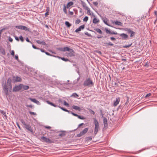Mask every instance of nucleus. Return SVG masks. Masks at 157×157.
Wrapping results in <instances>:
<instances>
[{
	"label": "nucleus",
	"instance_id": "obj_1",
	"mask_svg": "<svg viewBox=\"0 0 157 157\" xmlns=\"http://www.w3.org/2000/svg\"><path fill=\"white\" fill-rule=\"evenodd\" d=\"M2 86L5 95L7 96L8 94V90H10L12 89L11 79L10 78H8L7 80V84H3Z\"/></svg>",
	"mask_w": 157,
	"mask_h": 157
},
{
	"label": "nucleus",
	"instance_id": "obj_2",
	"mask_svg": "<svg viewBox=\"0 0 157 157\" xmlns=\"http://www.w3.org/2000/svg\"><path fill=\"white\" fill-rule=\"evenodd\" d=\"M84 86L91 87L94 85V83L90 78L86 79L84 82Z\"/></svg>",
	"mask_w": 157,
	"mask_h": 157
},
{
	"label": "nucleus",
	"instance_id": "obj_3",
	"mask_svg": "<svg viewBox=\"0 0 157 157\" xmlns=\"http://www.w3.org/2000/svg\"><path fill=\"white\" fill-rule=\"evenodd\" d=\"M94 123L95 125L94 134L95 135H96L97 134L99 128V125L98 122L95 118H94Z\"/></svg>",
	"mask_w": 157,
	"mask_h": 157
},
{
	"label": "nucleus",
	"instance_id": "obj_4",
	"mask_svg": "<svg viewBox=\"0 0 157 157\" xmlns=\"http://www.w3.org/2000/svg\"><path fill=\"white\" fill-rule=\"evenodd\" d=\"M41 140L42 142H44L48 144H51L53 143V141L51 140L44 136L41 137Z\"/></svg>",
	"mask_w": 157,
	"mask_h": 157
},
{
	"label": "nucleus",
	"instance_id": "obj_5",
	"mask_svg": "<svg viewBox=\"0 0 157 157\" xmlns=\"http://www.w3.org/2000/svg\"><path fill=\"white\" fill-rule=\"evenodd\" d=\"M22 85L20 84L19 85L15 86L13 87V92H17L21 90L22 88Z\"/></svg>",
	"mask_w": 157,
	"mask_h": 157
},
{
	"label": "nucleus",
	"instance_id": "obj_6",
	"mask_svg": "<svg viewBox=\"0 0 157 157\" xmlns=\"http://www.w3.org/2000/svg\"><path fill=\"white\" fill-rule=\"evenodd\" d=\"M88 130V128H85L82 131L80 132L77 135V137H80L82 136H83L87 132Z\"/></svg>",
	"mask_w": 157,
	"mask_h": 157
},
{
	"label": "nucleus",
	"instance_id": "obj_7",
	"mask_svg": "<svg viewBox=\"0 0 157 157\" xmlns=\"http://www.w3.org/2000/svg\"><path fill=\"white\" fill-rule=\"evenodd\" d=\"M68 52H69L67 54L68 56L72 57L75 56V52L72 49H71Z\"/></svg>",
	"mask_w": 157,
	"mask_h": 157
},
{
	"label": "nucleus",
	"instance_id": "obj_8",
	"mask_svg": "<svg viewBox=\"0 0 157 157\" xmlns=\"http://www.w3.org/2000/svg\"><path fill=\"white\" fill-rule=\"evenodd\" d=\"M120 36L121 37L122 39L124 40H126L128 39V36L127 34L125 33H121L120 34Z\"/></svg>",
	"mask_w": 157,
	"mask_h": 157
},
{
	"label": "nucleus",
	"instance_id": "obj_9",
	"mask_svg": "<svg viewBox=\"0 0 157 157\" xmlns=\"http://www.w3.org/2000/svg\"><path fill=\"white\" fill-rule=\"evenodd\" d=\"M120 102V98L117 97L116 98V100L114 101L113 105L114 106H117Z\"/></svg>",
	"mask_w": 157,
	"mask_h": 157
},
{
	"label": "nucleus",
	"instance_id": "obj_10",
	"mask_svg": "<svg viewBox=\"0 0 157 157\" xmlns=\"http://www.w3.org/2000/svg\"><path fill=\"white\" fill-rule=\"evenodd\" d=\"M29 99L30 100V101H32L36 103L38 105H40V102L37 100L36 99L34 98H29Z\"/></svg>",
	"mask_w": 157,
	"mask_h": 157
},
{
	"label": "nucleus",
	"instance_id": "obj_11",
	"mask_svg": "<svg viewBox=\"0 0 157 157\" xmlns=\"http://www.w3.org/2000/svg\"><path fill=\"white\" fill-rule=\"evenodd\" d=\"M25 128L28 131H30L31 132H33V130L32 128L30 125L27 124L25 126Z\"/></svg>",
	"mask_w": 157,
	"mask_h": 157
},
{
	"label": "nucleus",
	"instance_id": "obj_12",
	"mask_svg": "<svg viewBox=\"0 0 157 157\" xmlns=\"http://www.w3.org/2000/svg\"><path fill=\"white\" fill-rule=\"evenodd\" d=\"M127 31L128 32V33H130V37H132L135 34V33L133 31H132L130 29H127Z\"/></svg>",
	"mask_w": 157,
	"mask_h": 157
},
{
	"label": "nucleus",
	"instance_id": "obj_13",
	"mask_svg": "<svg viewBox=\"0 0 157 157\" xmlns=\"http://www.w3.org/2000/svg\"><path fill=\"white\" fill-rule=\"evenodd\" d=\"M71 49V48H70L68 47H65L63 48H62L61 49H60V50L61 51H63V52H65V51H69Z\"/></svg>",
	"mask_w": 157,
	"mask_h": 157
},
{
	"label": "nucleus",
	"instance_id": "obj_14",
	"mask_svg": "<svg viewBox=\"0 0 157 157\" xmlns=\"http://www.w3.org/2000/svg\"><path fill=\"white\" fill-rule=\"evenodd\" d=\"M84 28V25H82L79 26V28H77L76 30H75V32L76 33L78 32L79 31H80L82 29H83Z\"/></svg>",
	"mask_w": 157,
	"mask_h": 157
},
{
	"label": "nucleus",
	"instance_id": "obj_15",
	"mask_svg": "<svg viewBox=\"0 0 157 157\" xmlns=\"http://www.w3.org/2000/svg\"><path fill=\"white\" fill-rule=\"evenodd\" d=\"M13 78H14L13 80H14L15 82H20L21 80V78L18 76L13 77Z\"/></svg>",
	"mask_w": 157,
	"mask_h": 157
},
{
	"label": "nucleus",
	"instance_id": "obj_16",
	"mask_svg": "<svg viewBox=\"0 0 157 157\" xmlns=\"http://www.w3.org/2000/svg\"><path fill=\"white\" fill-rule=\"evenodd\" d=\"M72 108L76 110H78L79 111H81V108L77 106L73 105L72 106Z\"/></svg>",
	"mask_w": 157,
	"mask_h": 157
},
{
	"label": "nucleus",
	"instance_id": "obj_17",
	"mask_svg": "<svg viewBox=\"0 0 157 157\" xmlns=\"http://www.w3.org/2000/svg\"><path fill=\"white\" fill-rule=\"evenodd\" d=\"M0 52L3 55H4L6 54V52L5 49L1 46H0Z\"/></svg>",
	"mask_w": 157,
	"mask_h": 157
},
{
	"label": "nucleus",
	"instance_id": "obj_18",
	"mask_svg": "<svg viewBox=\"0 0 157 157\" xmlns=\"http://www.w3.org/2000/svg\"><path fill=\"white\" fill-rule=\"evenodd\" d=\"M0 112L3 115V117H5L6 118H7V116L5 111L0 110Z\"/></svg>",
	"mask_w": 157,
	"mask_h": 157
},
{
	"label": "nucleus",
	"instance_id": "obj_19",
	"mask_svg": "<svg viewBox=\"0 0 157 157\" xmlns=\"http://www.w3.org/2000/svg\"><path fill=\"white\" fill-rule=\"evenodd\" d=\"M103 123L105 127L107 126V120L106 118H104L103 119Z\"/></svg>",
	"mask_w": 157,
	"mask_h": 157
},
{
	"label": "nucleus",
	"instance_id": "obj_20",
	"mask_svg": "<svg viewBox=\"0 0 157 157\" xmlns=\"http://www.w3.org/2000/svg\"><path fill=\"white\" fill-rule=\"evenodd\" d=\"M36 42L39 44H42L44 45H45L46 44V43L44 41H41L40 40H36Z\"/></svg>",
	"mask_w": 157,
	"mask_h": 157
},
{
	"label": "nucleus",
	"instance_id": "obj_21",
	"mask_svg": "<svg viewBox=\"0 0 157 157\" xmlns=\"http://www.w3.org/2000/svg\"><path fill=\"white\" fill-rule=\"evenodd\" d=\"M81 4L82 5L83 7L85 10L87 8H89L86 6V4L85 3V2H83L82 1H81Z\"/></svg>",
	"mask_w": 157,
	"mask_h": 157
},
{
	"label": "nucleus",
	"instance_id": "obj_22",
	"mask_svg": "<svg viewBox=\"0 0 157 157\" xmlns=\"http://www.w3.org/2000/svg\"><path fill=\"white\" fill-rule=\"evenodd\" d=\"M99 22V20L96 18H94L93 19V22L94 24H96Z\"/></svg>",
	"mask_w": 157,
	"mask_h": 157
},
{
	"label": "nucleus",
	"instance_id": "obj_23",
	"mask_svg": "<svg viewBox=\"0 0 157 157\" xmlns=\"http://www.w3.org/2000/svg\"><path fill=\"white\" fill-rule=\"evenodd\" d=\"M46 102L48 104H49V105H51L53 106L54 107H57V106H58L57 105L54 104V103H52V102H50L49 101H46Z\"/></svg>",
	"mask_w": 157,
	"mask_h": 157
},
{
	"label": "nucleus",
	"instance_id": "obj_24",
	"mask_svg": "<svg viewBox=\"0 0 157 157\" xmlns=\"http://www.w3.org/2000/svg\"><path fill=\"white\" fill-rule=\"evenodd\" d=\"M73 2H70L67 3V6H66V7L67 8H68L69 7H70V6L72 5H73Z\"/></svg>",
	"mask_w": 157,
	"mask_h": 157
},
{
	"label": "nucleus",
	"instance_id": "obj_25",
	"mask_svg": "<svg viewBox=\"0 0 157 157\" xmlns=\"http://www.w3.org/2000/svg\"><path fill=\"white\" fill-rule=\"evenodd\" d=\"M114 24L115 25H122V23L120 21H114Z\"/></svg>",
	"mask_w": 157,
	"mask_h": 157
},
{
	"label": "nucleus",
	"instance_id": "obj_26",
	"mask_svg": "<svg viewBox=\"0 0 157 157\" xmlns=\"http://www.w3.org/2000/svg\"><path fill=\"white\" fill-rule=\"evenodd\" d=\"M22 88L24 90H26L29 89V86L27 85H22Z\"/></svg>",
	"mask_w": 157,
	"mask_h": 157
},
{
	"label": "nucleus",
	"instance_id": "obj_27",
	"mask_svg": "<svg viewBox=\"0 0 157 157\" xmlns=\"http://www.w3.org/2000/svg\"><path fill=\"white\" fill-rule=\"evenodd\" d=\"M95 30L100 34H101L102 33V31H101V30L99 29H95Z\"/></svg>",
	"mask_w": 157,
	"mask_h": 157
},
{
	"label": "nucleus",
	"instance_id": "obj_28",
	"mask_svg": "<svg viewBox=\"0 0 157 157\" xmlns=\"http://www.w3.org/2000/svg\"><path fill=\"white\" fill-rule=\"evenodd\" d=\"M65 24L68 27H70L71 25L70 23L67 21L65 22Z\"/></svg>",
	"mask_w": 157,
	"mask_h": 157
},
{
	"label": "nucleus",
	"instance_id": "obj_29",
	"mask_svg": "<svg viewBox=\"0 0 157 157\" xmlns=\"http://www.w3.org/2000/svg\"><path fill=\"white\" fill-rule=\"evenodd\" d=\"M63 11L64 12V13L66 14H67V10L66 9V7L65 6V5H64L63 6Z\"/></svg>",
	"mask_w": 157,
	"mask_h": 157
},
{
	"label": "nucleus",
	"instance_id": "obj_30",
	"mask_svg": "<svg viewBox=\"0 0 157 157\" xmlns=\"http://www.w3.org/2000/svg\"><path fill=\"white\" fill-rule=\"evenodd\" d=\"M23 26L22 25H18L16 26L15 27L16 28L18 29H23Z\"/></svg>",
	"mask_w": 157,
	"mask_h": 157
},
{
	"label": "nucleus",
	"instance_id": "obj_31",
	"mask_svg": "<svg viewBox=\"0 0 157 157\" xmlns=\"http://www.w3.org/2000/svg\"><path fill=\"white\" fill-rule=\"evenodd\" d=\"M57 107L59 108L60 109H62V110H63V111H65V112L68 111V110L67 109H65L64 108H63V107H62L59 106H58Z\"/></svg>",
	"mask_w": 157,
	"mask_h": 157
},
{
	"label": "nucleus",
	"instance_id": "obj_32",
	"mask_svg": "<svg viewBox=\"0 0 157 157\" xmlns=\"http://www.w3.org/2000/svg\"><path fill=\"white\" fill-rule=\"evenodd\" d=\"M78 95L76 93H73L71 96V97H78Z\"/></svg>",
	"mask_w": 157,
	"mask_h": 157
},
{
	"label": "nucleus",
	"instance_id": "obj_33",
	"mask_svg": "<svg viewBox=\"0 0 157 157\" xmlns=\"http://www.w3.org/2000/svg\"><path fill=\"white\" fill-rule=\"evenodd\" d=\"M29 29L28 28L24 26H23L22 30H24L25 31H29Z\"/></svg>",
	"mask_w": 157,
	"mask_h": 157
},
{
	"label": "nucleus",
	"instance_id": "obj_34",
	"mask_svg": "<svg viewBox=\"0 0 157 157\" xmlns=\"http://www.w3.org/2000/svg\"><path fill=\"white\" fill-rule=\"evenodd\" d=\"M150 65V62L149 61H147L145 64L144 66L145 67H148Z\"/></svg>",
	"mask_w": 157,
	"mask_h": 157
},
{
	"label": "nucleus",
	"instance_id": "obj_35",
	"mask_svg": "<svg viewBox=\"0 0 157 157\" xmlns=\"http://www.w3.org/2000/svg\"><path fill=\"white\" fill-rule=\"evenodd\" d=\"M20 121H21V122L22 123V124L24 125V126H25V125H26L27 124L26 123H25V122L24 121V120L23 119H21L20 120Z\"/></svg>",
	"mask_w": 157,
	"mask_h": 157
},
{
	"label": "nucleus",
	"instance_id": "obj_36",
	"mask_svg": "<svg viewBox=\"0 0 157 157\" xmlns=\"http://www.w3.org/2000/svg\"><path fill=\"white\" fill-rule=\"evenodd\" d=\"M86 10H87V14L88 15H91L90 9L89 8H87V9H86Z\"/></svg>",
	"mask_w": 157,
	"mask_h": 157
},
{
	"label": "nucleus",
	"instance_id": "obj_37",
	"mask_svg": "<svg viewBox=\"0 0 157 157\" xmlns=\"http://www.w3.org/2000/svg\"><path fill=\"white\" fill-rule=\"evenodd\" d=\"M65 131H63V133H59V136H63L65 135V133L64 132Z\"/></svg>",
	"mask_w": 157,
	"mask_h": 157
},
{
	"label": "nucleus",
	"instance_id": "obj_38",
	"mask_svg": "<svg viewBox=\"0 0 157 157\" xmlns=\"http://www.w3.org/2000/svg\"><path fill=\"white\" fill-rule=\"evenodd\" d=\"M77 117L79 119H80L84 120V119H85V118L84 117H83V116H81L79 115H78V116Z\"/></svg>",
	"mask_w": 157,
	"mask_h": 157
},
{
	"label": "nucleus",
	"instance_id": "obj_39",
	"mask_svg": "<svg viewBox=\"0 0 157 157\" xmlns=\"http://www.w3.org/2000/svg\"><path fill=\"white\" fill-rule=\"evenodd\" d=\"M61 59H62V60L65 61H68L69 60L67 58H65L64 57H61L60 58Z\"/></svg>",
	"mask_w": 157,
	"mask_h": 157
},
{
	"label": "nucleus",
	"instance_id": "obj_40",
	"mask_svg": "<svg viewBox=\"0 0 157 157\" xmlns=\"http://www.w3.org/2000/svg\"><path fill=\"white\" fill-rule=\"evenodd\" d=\"M132 44H128V45H125L123 47L124 48H129V47H130L131 46V45H132Z\"/></svg>",
	"mask_w": 157,
	"mask_h": 157
},
{
	"label": "nucleus",
	"instance_id": "obj_41",
	"mask_svg": "<svg viewBox=\"0 0 157 157\" xmlns=\"http://www.w3.org/2000/svg\"><path fill=\"white\" fill-rule=\"evenodd\" d=\"M88 19V17L87 16H86L83 19L84 21L86 22Z\"/></svg>",
	"mask_w": 157,
	"mask_h": 157
},
{
	"label": "nucleus",
	"instance_id": "obj_42",
	"mask_svg": "<svg viewBox=\"0 0 157 157\" xmlns=\"http://www.w3.org/2000/svg\"><path fill=\"white\" fill-rule=\"evenodd\" d=\"M108 45H110L111 46H113V44L111 42H109L107 43H106Z\"/></svg>",
	"mask_w": 157,
	"mask_h": 157
},
{
	"label": "nucleus",
	"instance_id": "obj_43",
	"mask_svg": "<svg viewBox=\"0 0 157 157\" xmlns=\"http://www.w3.org/2000/svg\"><path fill=\"white\" fill-rule=\"evenodd\" d=\"M100 113L101 115L102 116V117H103L104 116V114L102 112V110L101 109L100 110Z\"/></svg>",
	"mask_w": 157,
	"mask_h": 157
},
{
	"label": "nucleus",
	"instance_id": "obj_44",
	"mask_svg": "<svg viewBox=\"0 0 157 157\" xmlns=\"http://www.w3.org/2000/svg\"><path fill=\"white\" fill-rule=\"evenodd\" d=\"M19 39H20V40L22 42H23L24 41V39H23V37L22 36H19Z\"/></svg>",
	"mask_w": 157,
	"mask_h": 157
},
{
	"label": "nucleus",
	"instance_id": "obj_45",
	"mask_svg": "<svg viewBox=\"0 0 157 157\" xmlns=\"http://www.w3.org/2000/svg\"><path fill=\"white\" fill-rule=\"evenodd\" d=\"M29 113L30 114H31V115H35L36 114V113L34 112L29 111Z\"/></svg>",
	"mask_w": 157,
	"mask_h": 157
},
{
	"label": "nucleus",
	"instance_id": "obj_46",
	"mask_svg": "<svg viewBox=\"0 0 157 157\" xmlns=\"http://www.w3.org/2000/svg\"><path fill=\"white\" fill-rule=\"evenodd\" d=\"M71 113L72 114L73 116H76V117H78V115L76 114H75V113L73 112H71Z\"/></svg>",
	"mask_w": 157,
	"mask_h": 157
},
{
	"label": "nucleus",
	"instance_id": "obj_47",
	"mask_svg": "<svg viewBox=\"0 0 157 157\" xmlns=\"http://www.w3.org/2000/svg\"><path fill=\"white\" fill-rule=\"evenodd\" d=\"M90 112L93 115H94L95 114V112L92 109H90Z\"/></svg>",
	"mask_w": 157,
	"mask_h": 157
},
{
	"label": "nucleus",
	"instance_id": "obj_48",
	"mask_svg": "<svg viewBox=\"0 0 157 157\" xmlns=\"http://www.w3.org/2000/svg\"><path fill=\"white\" fill-rule=\"evenodd\" d=\"M151 93H149L147 94L146 95V96H145V97H146V98H147V97H149V96H151Z\"/></svg>",
	"mask_w": 157,
	"mask_h": 157
},
{
	"label": "nucleus",
	"instance_id": "obj_49",
	"mask_svg": "<svg viewBox=\"0 0 157 157\" xmlns=\"http://www.w3.org/2000/svg\"><path fill=\"white\" fill-rule=\"evenodd\" d=\"M32 47L33 48L35 49H40L39 48L36 47L35 45H34L33 44L32 45Z\"/></svg>",
	"mask_w": 157,
	"mask_h": 157
},
{
	"label": "nucleus",
	"instance_id": "obj_50",
	"mask_svg": "<svg viewBox=\"0 0 157 157\" xmlns=\"http://www.w3.org/2000/svg\"><path fill=\"white\" fill-rule=\"evenodd\" d=\"M11 54L13 56H14V52L13 50L11 51Z\"/></svg>",
	"mask_w": 157,
	"mask_h": 157
},
{
	"label": "nucleus",
	"instance_id": "obj_51",
	"mask_svg": "<svg viewBox=\"0 0 157 157\" xmlns=\"http://www.w3.org/2000/svg\"><path fill=\"white\" fill-rule=\"evenodd\" d=\"M110 39L112 41H115L116 40V38L113 37H111Z\"/></svg>",
	"mask_w": 157,
	"mask_h": 157
},
{
	"label": "nucleus",
	"instance_id": "obj_52",
	"mask_svg": "<svg viewBox=\"0 0 157 157\" xmlns=\"http://www.w3.org/2000/svg\"><path fill=\"white\" fill-rule=\"evenodd\" d=\"M64 105L67 106H68L69 105V104L65 101H64Z\"/></svg>",
	"mask_w": 157,
	"mask_h": 157
},
{
	"label": "nucleus",
	"instance_id": "obj_53",
	"mask_svg": "<svg viewBox=\"0 0 157 157\" xmlns=\"http://www.w3.org/2000/svg\"><path fill=\"white\" fill-rule=\"evenodd\" d=\"M93 4L94 5L97 6L98 5V3L97 2H93Z\"/></svg>",
	"mask_w": 157,
	"mask_h": 157
},
{
	"label": "nucleus",
	"instance_id": "obj_54",
	"mask_svg": "<svg viewBox=\"0 0 157 157\" xmlns=\"http://www.w3.org/2000/svg\"><path fill=\"white\" fill-rule=\"evenodd\" d=\"M80 22V20L79 19H78L76 21V23L77 24H79Z\"/></svg>",
	"mask_w": 157,
	"mask_h": 157
},
{
	"label": "nucleus",
	"instance_id": "obj_55",
	"mask_svg": "<svg viewBox=\"0 0 157 157\" xmlns=\"http://www.w3.org/2000/svg\"><path fill=\"white\" fill-rule=\"evenodd\" d=\"M26 41L27 42H29V43H32V42H31V41H29V38H28V37H26Z\"/></svg>",
	"mask_w": 157,
	"mask_h": 157
},
{
	"label": "nucleus",
	"instance_id": "obj_56",
	"mask_svg": "<svg viewBox=\"0 0 157 157\" xmlns=\"http://www.w3.org/2000/svg\"><path fill=\"white\" fill-rule=\"evenodd\" d=\"M15 58L16 59L17 61L18 60V55H15Z\"/></svg>",
	"mask_w": 157,
	"mask_h": 157
},
{
	"label": "nucleus",
	"instance_id": "obj_57",
	"mask_svg": "<svg viewBox=\"0 0 157 157\" xmlns=\"http://www.w3.org/2000/svg\"><path fill=\"white\" fill-rule=\"evenodd\" d=\"M69 13L71 15H72L74 14V13L72 11H69Z\"/></svg>",
	"mask_w": 157,
	"mask_h": 157
},
{
	"label": "nucleus",
	"instance_id": "obj_58",
	"mask_svg": "<svg viewBox=\"0 0 157 157\" xmlns=\"http://www.w3.org/2000/svg\"><path fill=\"white\" fill-rule=\"evenodd\" d=\"M119 83L117 82H115L114 83V85L115 86H118Z\"/></svg>",
	"mask_w": 157,
	"mask_h": 157
},
{
	"label": "nucleus",
	"instance_id": "obj_59",
	"mask_svg": "<svg viewBox=\"0 0 157 157\" xmlns=\"http://www.w3.org/2000/svg\"><path fill=\"white\" fill-rule=\"evenodd\" d=\"M8 39L9 41L10 42H11L13 41V39L10 37H9Z\"/></svg>",
	"mask_w": 157,
	"mask_h": 157
},
{
	"label": "nucleus",
	"instance_id": "obj_60",
	"mask_svg": "<svg viewBox=\"0 0 157 157\" xmlns=\"http://www.w3.org/2000/svg\"><path fill=\"white\" fill-rule=\"evenodd\" d=\"M110 34H116L117 35V33L116 32H112L110 33Z\"/></svg>",
	"mask_w": 157,
	"mask_h": 157
},
{
	"label": "nucleus",
	"instance_id": "obj_61",
	"mask_svg": "<svg viewBox=\"0 0 157 157\" xmlns=\"http://www.w3.org/2000/svg\"><path fill=\"white\" fill-rule=\"evenodd\" d=\"M96 52L99 54L100 55H101V51H96Z\"/></svg>",
	"mask_w": 157,
	"mask_h": 157
},
{
	"label": "nucleus",
	"instance_id": "obj_62",
	"mask_svg": "<svg viewBox=\"0 0 157 157\" xmlns=\"http://www.w3.org/2000/svg\"><path fill=\"white\" fill-rule=\"evenodd\" d=\"M85 35L89 36L90 35L87 32H86L85 33Z\"/></svg>",
	"mask_w": 157,
	"mask_h": 157
},
{
	"label": "nucleus",
	"instance_id": "obj_63",
	"mask_svg": "<svg viewBox=\"0 0 157 157\" xmlns=\"http://www.w3.org/2000/svg\"><path fill=\"white\" fill-rule=\"evenodd\" d=\"M45 53L47 55L49 56H51V55L48 52H45Z\"/></svg>",
	"mask_w": 157,
	"mask_h": 157
},
{
	"label": "nucleus",
	"instance_id": "obj_64",
	"mask_svg": "<svg viewBox=\"0 0 157 157\" xmlns=\"http://www.w3.org/2000/svg\"><path fill=\"white\" fill-rule=\"evenodd\" d=\"M155 14L157 17V11H154Z\"/></svg>",
	"mask_w": 157,
	"mask_h": 157
}]
</instances>
